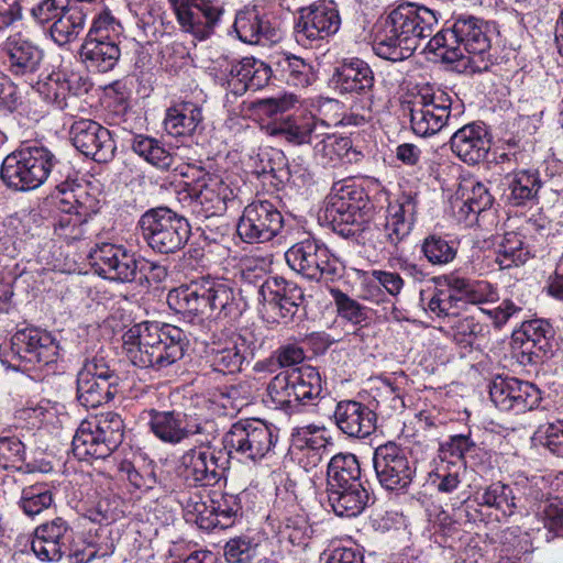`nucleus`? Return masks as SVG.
<instances>
[{
	"label": "nucleus",
	"instance_id": "69168bd1",
	"mask_svg": "<svg viewBox=\"0 0 563 563\" xmlns=\"http://www.w3.org/2000/svg\"><path fill=\"white\" fill-rule=\"evenodd\" d=\"M87 221L82 213H65L55 224V232L67 241L79 240L86 233L84 227Z\"/></svg>",
	"mask_w": 563,
	"mask_h": 563
},
{
	"label": "nucleus",
	"instance_id": "de8ad7c7",
	"mask_svg": "<svg viewBox=\"0 0 563 563\" xmlns=\"http://www.w3.org/2000/svg\"><path fill=\"white\" fill-rule=\"evenodd\" d=\"M68 84L63 82V74H53L46 81L37 82V92L44 101L52 104L57 110H65L69 107Z\"/></svg>",
	"mask_w": 563,
	"mask_h": 563
},
{
	"label": "nucleus",
	"instance_id": "ddd939ff",
	"mask_svg": "<svg viewBox=\"0 0 563 563\" xmlns=\"http://www.w3.org/2000/svg\"><path fill=\"white\" fill-rule=\"evenodd\" d=\"M373 464L379 484L387 490H407L416 473L407 451L394 442L375 450Z\"/></svg>",
	"mask_w": 563,
	"mask_h": 563
},
{
	"label": "nucleus",
	"instance_id": "052dcab7",
	"mask_svg": "<svg viewBox=\"0 0 563 563\" xmlns=\"http://www.w3.org/2000/svg\"><path fill=\"white\" fill-rule=\"evenodd\" d=\"M422 252L432 264H446L454 260L456 250L446 240L439 235H430L424 239Z\"/></svg>",
	"mask_w": 563,
	"mask_h": 563
},
{
	"label": "nucleus",
	"instance_id": "c85d7f7f",
	"mask_svg": "<svg viewBox=\"0 0 563 563\" xmlns=\"http://www.w3.org/2000/svg\"><path fill=\"white\" fill-rule=\"evenodd\" d=\"M283 224V213H242L236 231L249 243H262L277 235Z\"/></svg>",
	"mask_w": 563,
	"mask_h": 563
},
{
	"label": "nucleus",
	"instance_id": "f03ea898",
	"mask_svg": "<svg viewBox=\"0 0 563 563\" xmlns=\"http://www.w3.org/2000/svg\"><path fill=\"white\" fill-rule=\"evenodd\" d=\"M427 47L448 63L467 59L473 73L486 71L492 60V32L484 20L461 14L451 26L432 36Z\"/></svg>",
	"mask_w": 563,
	"mask_h": 563
},
{
	"label": "nucleus",
	"instance_id": "79ce46f5",
	"mask_svg": "<svg viewBox=\"0 0 563 563\" xmlns=\"http://www.w3.org/2000/svg\"><path fill=\"white\" fill-rule=\"evenodd\" d=\"M327 483L345 484L351 481L361 479V467L354 454H338L334 455L328 464Z\"/></svg>",
	"mask_w": 563,
	"mask_h": 563
},
{
	"label": "nucleus",
	"instance_id": "f8f14e48",
	"mask_svg": "<svg viewBox=\"0 0 563 563\" xmlns=\"http://www.w3.org/2000/svg\"><path fill=\"white\" fill-rule=\"evenodd\" d=\"M180 30L198 41H206L216 31L224 13L219 0H168Z\"/></svg>",
	"mask_w": 563,
	"mask_h": 563
},
{
	"label": "nucleus",
	"instance_id": "13d9d810",
	"mask_svg": "<svg viewBox=\"0 0 563 563\" xmlns=\"http://www.w3.org/2000/svg\"><path fill=\"white\" fill-rule=\"evenodd\" d=\"M216 518L219 520L218 528L227 529L231 527L241 511V504L235 495L219 494L210 498Z\"/></svg>",
	"mask_w": 563,
	"mask_h": 563
},
{
	"label": "nucleus",
	"instance_id": "8fccbe9b",
	"mask_svg": "<svg viewBox=\"0 0 563 563\" xmlns=\"http://www.w3.org/2000/svg\"><path fill=\"white\" fill-rule=\"evenodd\" d=\"M53 495L46 484H35L23 488L20 506L25 515L34 517L51 507Z\"/></svg>",
	"mask_w": 563,
	"mask_h": 563
},
{
	"label": "nucleus",
	"instance_id": "412c9836",
	"mask_svg": "<svg viewBox=\"0 0 563 563\" xmlns=\"http://www.w3.org/2000/svg\"><path fill=\"white\" fill-rule=\"evenodd\" d=\"M258 301L275 311L284 323L294 320L303 301V291L283 277L265 279L258 288Z\"/></svg>",
	"mask_w": 563,
	"mask_h": 563
},
{
	"label": "nucleus",
	"instance_id": "e2e57ef3",
	"mask_svg": "<svg viewBox=\"0 0 563 563\" xmlns=\"http://www.w3.org/2000/svg\"><path fill=\"white\" fill-rule=\"evenodd\" d=\"M69 3V0H40L32 7L30 13L35 23L48 27Z\"/></svg>",
	"mask_w": 563,
	"mask_h": 563
},
{
	"label": "nucleus",
	"instance_id": "09e8293b",
	"mask_svg": "<svg viewBox=\"0 0 563 563\" xmlns=\"http://www.w3.org/2000/svg\"><path fill=\"white\" fill-rule=\"evenodd\" d=\"M223 60L227 63L224 74L228 88L234 95H243L247 91V79L256 59L254 57H244L240 60H228L225 57Z\"/></svg>",
	"mask_w": 563,
	"mask_h": 563
},
{
	"label": "nucleus",
	"instance_id": "c03bdc74",
	"mask_svg": "<svg viewBox=\"0 0 563 563\" xmlns=\"http://www.w3.org/2000/svg\"><path fill=\"white\" fill-rule=\"evenodd\" d=\"M277 65L286 81L295 87H307L313 79L312 67L301 57L286 54Z\"/></svg>",
	"mask_w": 563,
	"mask_h": 563
},
{
	"label": "nucleus",
	"instance_id": "4be33fe9",
	"mask_svg": "<svg viewBox=\"0 0 563 563\" xmlns=\"http://www.w3.org/2000/svg\"><path fill=\"white\" fill-rule=\"evenodd\" d=\"M73 529L62 517L46 521L34 530L31 549L43 562H58L68 550Z\"/></svg>",
	"mask_w": 563,
	"mask_h": 563
},
{
	"label": "nucleus",
	"instance_id": "7ed1b4c3",
	"mask_svg": "<svg viewBox=\"0 0 563 563\" xmlns=\"http://www.w3.org/2000/svg\"><path fill=\"white\" fill-rule=\"evenodd\" d=\"M123 349L133 365L165 368L184 357L186 333L172 324L144 321L130 327L122 335Z\"/></svg>",
	"mask_w": 563,
	"mask_h": 563
},
{
	"label": "nucleus",
	"instance_id": "1a4fd4ad",
	"mask_svg": "<svg viewBox=\"0 0 563 563\" xmlns=\"http://www.w3.org/2000/svg\"><path fill=\"white\" fill-rule=\"evenodd\" d=\"M278 440L276 428L261 420H240L233 423L223 437V445L229 453L257 462L269 454Z\"/></svg>",
	"mask_w": 563,
	"mask_h": 563
},
{
	"label": "nucleus",
	"instance_id": "f704fd0d",
	"mask_svg": "<svg viewBox=\"0 0 563 563\" xmlns=\"http://www.w3.org/2000/svg\"><path fill=\"white\" fill-rule=\"evenodd\" d=\"M119 393V385L101 379L77 376V398L86 408H97L109 402Z\"/></svg>",
	"mask_w": 563,
	"mask_h": 563
},
{
	"label": "nucleus",
	"instance_id": "774afa93",
	"mask_svg": "<svg viewBox=\"0 0 563 563\" xmlns=\"http://www.w3.org/2000/svg\"><path fill=\"white\" fill-rule=\"evenodd\" d=\"M21 103L18 86L9 76L0 73V114L13 113Z\"/></svg>",
	"mask_w": 563,
	"mask_h": 563
},
{
	"label": "nucleus",
	"instance_id": "5fc2aeb1",
	"mask_svg": "<svg viewBox=\"0 0 563 563\" xmlns=\"http://www.w3.org/2000/svg\"><path fill=\"white\" fill-rule=\"evenodd\" d=\"M77 376L91 377L93 379H101L117 385H120L121 380L113 365L106 360V356L102 353H97L91 358L86 360Z\"/></svg>",
	"mask_w": 563,
	"mask_h": 563
},
{
	"label": "nucleus",
	"instance_id": "ea45409f",
	"mask_svg": "<svg viewBox=\"0 0 563 563\" xmlns=\"http://www.w3.org/2000/svg\"><path fill=\"white\" fill-rule=\"evenodd\" d=\"M318 213V220L325 221L338 234L350 238L368 229L367 213Z\"/></svg>",
	"mask_w": 563,
	"mask_h": 563
},
{
	"label": "nucleus",
	"instance_id": "423d86ee",
	"mask_svg": "<svg viewBox=\"0 0 563 563\" xmlns=\"http://www.w3.org/2000/svg\"><path fill=\"white\" fill-rule=\"evenodd\" d=\"M57 164L54 154L44 146L27 145L9 154L2 162L1 178L15 190L40 187Z\"/></svg>",
	"mask_w": 563,
	"mask_h": 563
},
{
	"label": "nucleus",
	"instance_id": "0eeeda50",
	"mask_svg": "<svg viewBox=\"0 0 563 563\" xmlns=\"http://www.w3.org/2000/svg\"><path fill=\"white\" fill-rule=\"evenodd\" d=\"M148 426L161 441L179 444L194 435L201 437V444L209 445L216 439L214 423L197 415L180 410H148Z\"/></svg>",
	"mask_w": 563,
	"mask_h": 563
},
{
	"label": "nucleus",
	"instance_id": "4d7b16f0",
	"mask_svg": "<svg viewBox=\"0 0 563 563\" xmlns=\"http://www.w3.org/2000/svg\"><path fill=\"white\" fill-rule=\"evenodd\" d=\"M413 223V213H388L383 223L386 240L396 246L409 235Z\"/></svg>",
	"mask_w": 563,
	"mask_h": 563
},
{
	"label": "nucleus",
	"instance_id": "cd10ccee",
	"mask_svg": "<svg viewBox=\"0 0 563 563\" xmlns=\"http://www.w3.org/2000/svg\"><path fill=\"white\" fill-rule=\"evenodd\" d=\"M253 355L251 344L242 335H235L224 344L212 347L208 358L213 371L223 374H234Z\"/></svg>",
	"mask_w": 563,
	"mask_h": 563
},
{
	"label": "nucleus",
	"instance_id": "f3484780",
	"mask_svg": "<svg viewBox=\"0 0 563 563\" xmlns=\"http://www.w3.org/2000/svg\"><path fill=\"white\" fill-rule=\"evenodd\" d=\"M285 258L292 271L309 279H332L338 275V261L331 256L327 246L316 240L294 244L285 253Z\"/></svg>",
	"mask_w": 563,
	"mask_h": 563
},
{
	"label": "nucleus",
	"instance_id": "dca6fc26",
	"mask_svg": "<svg viewBox=\"0 0 563 563\" xmlns=\"http://www.w3.org/2000/svg\"><path fill=\"white\" fill-rule=\"evenodd\" d=\"M3 65L10 76L32 80L44 63V49L21 32L11 34L1 46Z\"/></svg>",
	"mask_w": 563,
	"mask_h": 563
},
{
	"label": "nucleus",
	"instance_id": "3c124183",
	"mask_svg": "<svg viewBox=\"0 0 563 563\" xmlns=\"http://www.w3.org/2000/svg\"><path fill=\"white\" fill-rule=\"evenodd\" d=\"M338 313L341 318L354 325H368L371 322L369 309L341 290H332Z\"/></svg>",
	"mask_w": 563,
	"mask_h": 563
},
{
	"label": "nucleus",
	"instance_id": "bb28decb",
	"mask_svg": "<svg viewBox=\"0 0 563 563\" xmlns=\"http://www.w3.org/2000/svg\"><path fill=\"white\" fill-rule=\"evenodd\" d=\"M374 81L372 68L360 58L343 60L331 77L332 87L340 93L366 95L372 91Z\"/></svg>",
	"mask_w": 563,
	"mask_h": 563
},
{
	"label": "nucleus",
	"instance_id": "bf43d9fd",
	"mask_svg": "<svg viewBox=\"0 0 563 563\" xmlns=\"http://www.w3.org/2000/svg\"><path fill=\"white\" fill-rule=\"evenodd\" d=\"M87 200H89L88 195L82 190L59 187H57L49 198L52 207L62 212L91 209L90 206H87Z\"/></svg>",
	"mask_w": 563,
	"mask_h": 563
},
{
	"label": "nucleus",
	"instance_id": "9b49d317",
	"mask_svg": "<svg viewBox=\"0 0 563 563\" xmlns=\"http://www.w3.org/2000/svg\"><path fill=\"white\" fill-rule=\"evenodd\" d=\"M140 225L148 245L163 254L180 249L190 234L188 220L178 213H143Z\"/></svg>",
	"mask_w": 563,
	"mask_h": 563
},
{
	"label": "nucleus",
	"instance_id": "5701e85b",
	"mask_svg": "<svg viewBox=\"0 0 563 563\" xmlns=\"http://www.w3.org/2000/svg\"><path fill=\"white\" fill-rule=\"evenodd\" d=\"M12 350L27 363L48 365L58 357L59 346L52 334L37 328H25L15 332Z\"/></svg>",
	"mask_w": 563,
	"mask_h": 563
},
{
	"label": "nucleus",
	"instance_id": "aec40b11",
	"mask_svg": "<svg viewBox=\"0 0 563 563\" xmlns=\"http://www.w3.org/2000/svg\"><path fill=\"white\" fill-rule=\"evenodd\" d=\"M70 136L74 146L87 157L98 163L113 158L115 143L111 132L92 120H79L73 123Z\"/></svg>",
	"mask_w": 563,
	"mask_h": 563
},
{
	"label": "nucleus",
	"instance_id": "a19ab883",
	"mask_svg": "<svg viewBox=\"0 0 563 563\" xmlns=\"http://www.w3.org/2000/svg\"><path fill=\"white\" fill-rule=\"evenodd\" d=\"M553 336L552 327L542 319L522 321L519 330L514 332L516 341L531 343L538 351L547 352L549 340Z\"/></svg>",
	"mask_w": 563,
	"mask_h": 563
},
{
	"label": "nucleus",
	"instance_id": "393cba45",
	"mask_svg": "<svg viewBox=\"0 0 563 563\" xmlns=\"http://www.w3.org/2000/svg\"><path fill=\"white\" fill-rule=\"evenodd\" d=\"M233 29L239 40L252 45L263 41L275 42L279 37L278 29L272 22L271 15L257 5L239 11Z\"/></svg>",
	"mask_w": 563,
	"mask_h": 563
},
{
	"label": "nucleus",
	"instance_id": "473e14b6",
	"mask_svg": "<svg viewBox=\"0 0 563 563\" xmlns=\"http://www.w3.org/2000/svg\"><path fill=\"white\" fill-rule=\"evenodd\" d=\"M504 198L510 207H526L537 199L541 181L537 172L519 170L506 176Z\"/></svg>",
	"mask_w": 563,
	"mask_h": 563
},
{
	"label": "nucleus",
	"instance_id": "a878e982",
	"mask_svg": "<svg viewBox=\"0 0 563 563\" xmlns=\"http://www.w3.org/2000/svg\"><path fill=\"white\" fill-rule=\"evenodd\" d=\"M336 427L347 437L364 439L376 429V413L356 400H342L333 413Z\"/></svg>",
	"mask_w": 563,
	"mask_h": 563
},
{
	"label": "nucleus",
	"instance_id": "6e6552de",
	"mask_svg": "<svg viewBox=\"0 0 563 563\" xmlns=\"http://www.w3.org/2000/svg\"><path fill=\"white\" fill-rule=\"evenodd\" d=\"M120 24L104 11L98 15L80 47V57L87 68L107 73L117 65L121 51L117 42Z\"/></svg>",
	"mask_w": 563,
	"mask_h": 563
},
{
	"label": "nucleus",
	"instance_id": "2f4dec72",
	"mask_svg": "<svg viewBox=\"0 0 563 563\" xmlns=\"http://www.w3.org/2000/svg\"><path fill=\"white\" fill-rule=\"evenodd\" d=\"M202 121V112L198 104L183 101L166 110L164 129L170 136H189Z\"/></svg>",
	"mask_w": 563,
	"mask_h": 563
},
{
	"label": "nucleus",
	"instance_id": "e433bc0d",
	"mask_svg": "<svg viewBox=\"0 0 563 563\" xmlns=\"http://www.w3.org/2000/svg\"><path fill=\"white\" fill-rule=\"evenodd\" d=\"M130 146L136 155L159 169H169L174 164V155L152 136L135 134L130 141Z\"/></svg>",
	"mask_w": 563,
	"mask_h": 563
},
{
	"label": "nucleus",
	"instance_id": "37998d69",
	"mask_svg": "<svg viewBox=\"0 0 563 563\" xmlns=\"http://www.w3.org/2000/svg\"><path fill=\"white\" fill-rule=\"evenodd\" d=\"M347 492L346 494L329 496L328 500L335 515L340 517H356L367 506L369 495L366 489H360Z\"/></svg>",
	"mask_w": 563,
	"mask_h": 563
},
{
	"label": "nucleus",
	"instance_id": "338daca9",
	"mask_svg": "<svg viewBox=\"0 0 563 563\" xmlns=\"http://www.w3.org/2000/svg\"><path fill=\"white\" fill-rule=\"evenodd\" d=\"M256 547L250 539L239 537L228 541L224 555L229 563H250L256 554Z\"/></svg>",
	"mask_w": 563,
	"mask_h": 563
},
{
	"label": "nucleus",
	"instance_id": "680f3d73",
	"mask_svg": "<svg viewBox=\"0 0 563 563\" xmlns=\"http://www.w3.org/2000/svg\"><path fill=\"white\" fill-rule=\"evenodd\" d=\"M25 460L24 444L16 437L0 438V466L21 470Z\"/></svg>",
	"mask_w": 563,
	"mask_h": 563
},
{
	"label": "nucleus",
	"instance_id": "39448f33",
	"mask_svg": "<svg viewBox=\"0 0 563 563\" xmlns=\"http://www.w3.org/2000/svg\"><path fill=\"white\" fill-rule=\"evenodd\" d=\"M267 393L275 406L284 410L314 406L323 397L322 378L311 366L286 369L272 378Z\"/></svg>",
	"mask_w": 563,
	"mask_h": 563
},
{
	"label": "nucleus",
	"instance_id": "2eb2a0df",
	"mask_svg": "<svg viewBox=\"0 0 563 563\" xmlns=\"http://www.w3.org/2000/svg\"><path fill=\"white\" fill-rule=\"evenodd\" d=\"M341 19L332 1L320 0L299 9L295 22L296 41L301 45L324 40L338 32Z\"/></svg>",
	"mask_w": 563,
	"mask_h": 563
},
{
	"label": "nucleus",
	"instance_id": "58836bf2",
	"mask_svg": "<svg viewBox=\"0 0 563 563\" xmlns=\"http://www.w3.org/2000/svg\"><path fill=\"white\" fill-rule=\"evenodd\" d=\"M314 156L323 166H335L344 153L351 147L347 137H340L327 133H319L318 140L313 142Z\"/></svg>",
	"mask_w": 563,
	"mask_h": 563
},
{
	"label": "nucleus",
	"instance_id": "72a5a7b5",
	"mask_svg": "<svg viewBox=\"0 0 563 563\" xmlns=\"http://www.w3.org/2000/svg\"><path fill=\"white\" fill-rule=\"evenodd\" d=\"M73 453L78 460L106 459L113 450L106 444L101 437L91 427V421H82L78 427L71 442Z\"/></svg>",
	"mask_w": 563,
	"mask_h": 563
},
{
	"label": "nucleus",
	"instance_id": "20e7f679",
	"mask_svg": "<svg viewBox=\"0 0 563 563\" xmlns=\"http://www.w3.org/2000/svg\"><path fill=\"white\" fill-rule=\"evenodd\" d=\"M234 303V294L228 283L208 277L172 289L167 305L176 313L196 317H227Z\"/></svg>",
	"mask_w": 563,
	"mask_h": 563
},
{
	"label": "nucleus",
	"instance_id": "4c0bfd02",
	"mask_svg": "<svg viewBox=\"0 0 563 563\" xmlns=\"http://www.w3.org/2000/svg\"><path fill=\"white\" fill-rule=\"evenodd\" d=\"M476 500L482 506L500 510L505 516H511L518 508L512 488L500 482L490 484L483 493H477Z\"/></svg>",
	"mask_w": 563,
	"mask_h": 563
},
{
	"label": "nucleus",
	"instance_id": "a18cd8bd",
	"mask_svg": "<svg viewBox=\"0 0 563 563\" xmlns=\"http://www.w3.org/2000/svg\"><path fill=\"white\" fill-rule=\"evenodd\" d=\"M530 258V251L523 245L517 234L509 233L505 236L495 262L501 269L523 265Z\"/></svg>",
	"mask_w": 563,
	"mask_h": 563
},
{
	"label": "nucleus",
	"instance_id": "49530a36",
	"mask_svg": "<svg viewBox=\"0 0 563 563\" xmlns=\"http://www.w3.org/2000/svg\"><path fill=\"white\" fill-rule=\"evenodd\" d=\"M91 427L101 437L106 444L113 451L122 443L124 435V423L120 415L107 412L91 421Z\"/></svg>",
	"mask_w": 563,
	"mask_h": 563
},
{
	"label": "nucleus",
	"instance_id": "6ab92c4d",
	"mask_svg": "<svg viewBox=\"0 0 563 563\" xmlns=\"http://www.w3.org/2000/svg\"><path fill=\"white\" fill-rule=\"evenodd\" d=\"M209 445H199L186 451L179 459L176 474L189 486H213L222 477L223 468Z\"/></svg>",
	"mask_w": 563,
	"mask_h": 563
},
{
	"label": "nucleus",
	"instance_id": "f257e3e1",
	"mask_svg": "<svg viewBox=\"0 0 563 563\" xmlns=\"http://www.w3.org/2000/svg\"><path fill=\"white\" fill-rule=\"evenodd\" d=\"M438 21L437 12L424 5L401 3L385 18L375 36L374 52L387 60H404L432 35Z\"/></svg>",
	"mask_w": 563,
	"mask_h": 563
},
{
	"label": "nucleus",
	"instance_id": "0e129e2a",
	"mask_svg": "<svg viewBox=\"0 0 563 563\" xmlns=\"http://www.w3.org/2000/svg\"><path fill=\"white\" fill-rule=\"evenodd\" d=\"M283 533L294 545H306L307 540L313 534V529L306 516L296 515L285 519Z\"/></svg>",
	"mask_w": 563,
	"mask_h": 563
},
{
	"label": "nucleus",
	"instance_id": "c9c22d12",
	"mask_svg": "<svg viewBox=\"0 0 563 563\" xmlns=\"http://www.w3.org/2000/svg\"><path fill=\"white\" fill-rule=\"evenodd\" d=\"M364 192L354 184L334 183L324 201V211H362Z\"/></svg>",
	"mask_w": 563,
	"mask_h": 563
},
{
	"label": "nucleus",
	"instance_id": "7c9ffc66",
	"mask_svg": "<svg viewBox=\"0 0 563 563\" xmlns=\"http://www.w3.org/2000/svg\"><path fill=\"white\" fill-rule=\"evenodd\" d=\"M267 132L272 136L279 137L280 140L294 146L305 144L312 145L314 140H318L317 124L312 119L303 120L287 115L275 120L267 125Z\"/></svg>",
	"mask_w": 563,
	"mask_h": 563
},
{
	"label": "nucleus",
	"instance_id": "6e6d98bb",
	"mask_svg": "<svg viewBox=\"0 0 563 563\" xmlns=\"http://www.w3.org/2000/svg\"><path fill=\"white\" fill-rule=\"evenodd\" d=\"M464 306L462 296L445 289L437 290L428 302V309L438 317H456Z\"/></svg>",
	"mask_w": 563,
	"mask_h": 563
},
{
	"label": "nucleus",
	"instance_id": "9d476101",
	"mask_svg": "<svg viewBox=\"0 0 563 563\" xmlns=\"http://www.w3.org/2000/svg\"><path fill=\"white\" fill-rule=\"evenodd\" d=\"M453 100L441 89H422L410 108V124L415 134L430 136L440 132L451 119Z\"/></svg>",
	"mask_w": 563,
	"mask_h": 563
},
{
	"label": "nucleus",
	"instance_id": "c756f323",
	"mask_svg": "<svg viewBox=\"0 0 563 563\" xmlns=\"http://www.w3.org/2000/svg\"><path fill=\"white\" fill-rule=\"evenodd\" d=\"M87 11L78 3H69L47 27L51 40L58 46L73 43L82 33L86 26Z\"/></svg>",
	"mask_w": 563,
	"mask_h": 563
},
{
	"label": "nucleus",
	"instance_id": "603ef678",
	"mask_svg": "<svg viewBox=\"0 0 563 563\" xmlns=\"http://www.w3.org/2000/svg\"><path fill=\"white\" fill-rule=\"evenodd\" d=\"M451 330L453 340L464 347L473 346L488 332L487 327L479 323L474 317L459 319Z\"/></svg>",
	"mask_w": 563,
	"mask_h": 563
},
{
	"label": "nucleus",
	"instance_id": "b1692460",
	"mask_svg": "<svg viewBox=\"0 0 563 563\" xmlns=\"http://www.w3.org/2000/svg\"><path fill=\"white\" fill-rule=\"evenodd\" d=\"M450 146L452 152L468 165L484 161L490 150V139L485 124L473 122L463 125L451 136Z\"/></svg>",
	"mask_w": 563,
	"mask_h": 563
},
{
	"label": "nucleus",
	"instance_id": "864d4df0",
	"mask_svg": "<svg viewBox=\"0 0 563 563\" xmlns=\"http://www.w3.org/2000/svg\"><path fill=\"white\" fill-rule=\"evenodd\" d=\"M273 264L272 255L250 254L241 258L240 273L244 282L256 284L269 273Z\"/></svg>",
	"mask_w": 563,
	"mask_h": 563
},
{
	"label": "nucleus",
	"instance_id": "a211bd4d",
	"mask_svg": "<svg viewBox=\"0 0 563 563\" xmlns=\"http://www.w3.org/2000/svg\"><path fill=\"white\" fill-rule=\"evenodd\" d=\"M489 397L500 410L522 413L538 407L541 393L532 383L497 376L489 384Z\"/></svg>",
	"mask_w": 563,
	"mask_h": 563
},
{
	"label": "nucleus",
	"instance_id": "4468645a",
	"mask_svg": "<svg viewBox=\"0 0 563 563\" xmlns=\"http://www.w3.org/2000/svg\"><path fill=\"white\" fill-rule=\"evenodd\" d=\"M89 261L96 273L104 278L130 283L143 272L145 264L136 258L134 252L113 243L97 244L89 252Z\"/></svg>",
	"mask_w": 563,
	"mask_h": 563
}]
</instances>
